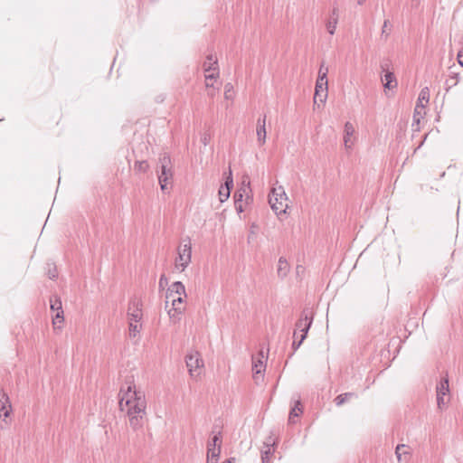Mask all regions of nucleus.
<instances>
[{
	"label": "nucleus",
	"mask_w": 463,
	"mask_h": 463,
	"mask_svg": "<svg viewBox=\"0 0 463 463\" xmlns=\"http://www.w3.org/2000/svg\"><path fill=\"white\" fill-rule=\"evenodd\" d=\"M327 68H325V73L318 75L314 95V102L324 104L327 98Z\"/></svg>",
	"instance_id": "423d86ee"
},
{
	"label": "nucleus",
	"mask_w": 463,
	"mask_h": 463,
	"mask_svg": "<svg viewBox=\"0 0 463 463\" xmlns=\"http://www.w3.org/2000/svg\"><path fill=\"white\" fill-rule=\"evenodd\" d=\"M345 135H344V145L346 149L351 148L353 142L351 141V137L354 133V128L352 123L346 122L345 124V129H344Z\"/></svg>",
	"instance_id": "a211bd4d"
},
{
	"label": "nucleus",
	"mask_w": 463,
	"mask_h": 463,
	"mask_svg": "<svg viewBox=\"0 0 463 463\" xmlns=\"http://www.w3.org/2000/svg\"><path fill=\"white\" fill-rule=\"evenodd\" d=\"M222 432L221 431H218L217 433H215L213 435V437L212 438V439L209 441L212 443V448H217V447H221L222 446Z\"/></svg>",
	"instance_id": "72a5a7b5"
},
{
	"label": "nucleus",
	"mask_w": 463,
	"mask_h": 463,
	"mask_svg": "<svg viewBox=\"0 0 463 463\" xmlns=\"http://www.w3.org/2000/svg\"><path fill=\"white\" fill-rule=\"evenodd\" d=\"M142 302L137 298L130 299L128 304V317L129 321L138 323L142 319Z\"/></svg>",
	"instance_id": "6e6552de"
},
{
	"label": "nucleus",
	"mask_w": 463,
	"mask_h": 463,
	"mask_svg": "<svg viewBox=\"0 0 463 463\" xmlns=\"http://www.w3.org/2000/svg\"><path fill=\"white\" fill-rule=\"evenodd\" d=\"M243 184H245V181H243ZM247 191H250V181H248L247 184L243 187L235 191L233 199H234V206L235 210L238 213H241L244 211V196Z\"/></svg>",
	"instance_id": "1a4fd4ad"
},
{
	"label": "nucleus",
	"mask_w": 463,
	"mask_h": 463,
	"mask_svg": "<svg viewBox=\"0 0 463 463\" xmlns=\"http://www.w3.org/2000/svg\"><path fill=\"white\" fill-rule=\"evenodd\" d=\"M127 386H122L119 391L118 405L122 411H125V406L131 405L139 395H145L141 391L136 390V385L133 381L126 382Z\"/></svg>",
	"instance_id": "20e7f679"
},
{
	"label": "nucleus",
	"mask_w": 463,
	"mask_h": 463,
	"mask_svg": "<svg viewBox=\"0 0 463 463\" xmlns=\"http://www.w3.org/2000/svg\"><path fill=\"white\" fill-rule=\"evenodd\" d=\"M388 66H389V62L388 61L381 63L382 70L383 71H386L384 75L382 77V80L384 81V83H383L384 89L393 90V89L397 88L398 82H397V80L395 78L394 73L392 72V71H387Z\"/></svg>",
	"instance_id": "9d476101"
},
{
	"label": "nucleus",
	"mask_w": 463,
	"mask_h": 463,
	"mask_svg": "<svg viewBox=\"0 0 463 463\" xmlns=\"http://www.w3.org/2000/svg\"><path fill=\"white\" fill-rule=\"evenodd\" d=\"M177 257L175 259V267L177 269L181 268V271H184L192 259V246L190 238L184 240L183 242L177 249Z\"/></svg>",
	"instance_id": "39448f33"
},
{
	"label": "nucleus",
	"mask_w": 463,
	"mask_h": 463,
	"mask_svg": "<svg viewBox=\"0 0 463 463\" xmlns=\"http://www.w3.org/2000/svg\"><path fill=\"white\" fill-rule=\"evenodd\" d=\"M421 0H411V6L412 9H417L420 5Z\"/></svg>",
	"instance_id": "de8ad7c7"
},
{
	"label": "nucleus",
	"mask_w": 463,
	"mask_h": 463,
	"mask_svg": "<svg viewBox=\"0 0 463 463\" xmlns=\"http://www.w3.org/2000/svg\"><path fill=\"white\" fill-rule=\"evenodd\" d=\"M185 364L191 376L200 374V369L203 366L201 354L195 350H192L186 354Z\"/></svg>",
	"instance_id": "0eeeda50"
},
{
	"label": "nucleus",
	"mask_w": 463,
	"mask_h": 463,
	"mask_svg": "<svg viewBox=\"0 0 463 463\" xmlns=\"http://www.w3.org/2000/svg\"><path fill=\"white\" fill-rule=\"evenodd\" d=\"M364 2H365V0H357V4L359 5H362Z\"/></svg>",
	"instance_id": "864d4df0"
},
{
	"label": "nucleus",
	"mask_w": 463,
	"mask_h": 463,
	"mask_svg": "<svg viewBox=\"0 0 463 463\" xmlns=\"http://www.w3.org/2000/svg\"><path fill=\"white\" fill-rule=\"evenodd\" d=\"M129 336L130 337H136V335L139 333L142 326L141 324L135 323L132 321H129Z\"/></svg>",
	"instance_id": "c756f323"
},
{
	"label": "nucleus",
	"mask_w": 463,
	"mask_h": 463,
	"mask_svg": "<svg viewBox=\"0 0 463 463\" xmlns=\"http://www.w3.org/2000/svg\"><path fill=\"white\" fill-rule=\"evenodd\" d=\"M166 294L170 296H184V298H186L185 287L181 281H175L167 288Z\"/></svg>",
	"instance_id": "f3484780"
},
{
	"label": "nucleus",
	"mask_w": 463,
	"mask_h": 463,
	"mask_svg": "<svg viewBox=\"0 0 463 463\" xmlns=\"http://www.w3.org/2000/svg\"><path fill=\"white\" fill-rule=\"evenodd\" d=\"M288 196L282 186L273 187L269 194V203L276 214L286 213Z\"/></svg>",
	"instance_id": "7ed1b4c3"
},
{
	"label": "nucleus",
	"mask_w": 463,
	"mask_h": 463,
	"mask_svg": "<svg viewBox=\"0 0 463 463\" xmlns=\"http://www.w3.org/2000/svg\"><path fill=\"white\" fill-rule=\"evenodd\" d=\"M294 341L292 343V348H293V351L295 352L297 349L299 348V346L302 345L303 341L304 340H301V337L299 336V339H298V335H297V332L295 331L294 332Z\"/></svg>",
	"instance_id": "4c0bfd02"
},
{
	"label": "nucleus",
	"mask_w": 463,
	"mask_h": 463,
	"mask_svg": "<svg viewBox=\"0 0 463 463\" xmlns=\"http://www.w3.org/2000/svg\"><path fill=\"white\" fill-rule=\"evenodd\" d=\"M213 71V73L205 75L206 80H215V79H217L219 77V70Z\"/></svg>",
	"instance_id": "79ce46f5"
},
{
	"label": "nucleus",
	"mask_w": 463,
	"mask_h": 463,
	"mask_svg": "<svg viewBox=\"0 0 463 463\" xmlns=\"http://www.w3.org/2000/svg\"><path fill=\"white\" fill-rule=\"evenodd\" d=\"M323 73H325V70H324L323 65H321V67H320V69H319L318 75L323 74Z\"/></svg>",
	"instance_id": "603ef678"
},
{
	"label": "nucleus",
	"mask_w": 463,
	"mask_h": 463,
	"mask_svg": "<svg viewBox=\"0 0 463 463\" xmlns=\"http://www.w3.org/2000/svg\"><path fill=\"white\" fill-rule=\"evenodd\" d=\"M300 268H302V267H301V266H299V265H298V266H297V269H298V271H300Z\"/></svg>",
	"instance_id": "13d9d810"
},
{
	"label": "nucleus",
	"mask_w": 463,
	"mask_h": 463,
	"mask_svg": "<svg viewBox=\"0 0 463 463\" xmlns=\"http://www.w3.org/2000/svg\"><path fill=\"white\" fill-rule=\"evenodd\" d=\"M429 99H430V90H429L428 87H425L420 90V92L419 94L417 106H419L420 104L421 107H424L423 101L425 103H428Z\"/></svg>",
	"instance_id": "a878e982"
},
{
	"label": "nucleus",
	"mask_w": 463,
	"mask_h": 463,
	"mask_svg": "<svg viewBox=\"0 0 463 463\" xmlns=\"http://www.w3.org/2000/svg\"><path fill=\"white\" fill-rule=\"evenodd\" d=\"M50 302H51V309L52 311L56 312L58 310H62L61 300L60 298L55 296L50 299Z\"/></svg>",
	"instance_id": "7c9ffc66"
},
{
	"label": "nucleus",
	"mask_w": 463,
	"mask_h": 463,
	"mask_svg": "<svg viewBox=\"0 0 463 463\" xmlns=\"http://www.w3.org/2000/svg\"><path fill=\"white\" fill-rule=\"evenodd\" d=\"M146 401L145 395H139L131 405L125 406L129 425L134 430L141 429L146 415Z\"/></svg>",
	"instance_id": "f257e3e1"
},
{
	"label": "nucleus",
	"mask_w": 463,
	"mask_h": 463,
	"mask_svg": "<svg viewBox=\"0 0 463 463\" xmlns=\"http://www.w3.org/2000/svg\"><path fill=\"white\" fill-rule=\"evenodd\" d=\"M11 402L7 394L3 393L0 399V419L3 418L5 420L10 415Z\"/></svg>",
	"instance_id": "dca6fc26"
},
{
	"label": "nucleus",
	"mask_w": 463,
	"mask_h": 463,
	"mask_svg": "<svg viewBox=\"0 0 463 463\" xmlns=\"http://www.w3.org/2000/svg\"><path fill=\"white\" fill-rule=\"evenodd\" d=\"M290 266L285 257H280L278 260L277 275L280 279H284L289 273Z\"/></svg>",
	"instance_id": "2eb2a0df"
},
{
	"label": "nucleus",
	"mask_w": 463,
	"mask_h": 463,
	"mask_svg": "<svg viewBox=\"0 0 463 463\" xmlns=\"http://www.w3.org/2000/svg\"><path fill=\"white\" fill-rule=\"evenodd\" d=\"M311 326L305 325V327L302 328V330H299L301 332L300 337L301 340H305L307 335V332L309 330Z\"/></svg>",
	"instance_id": "a19ab883"
},
{
	"label": "nucleus",
	"mask_w": 463,
	"mask_h": 463,
	"mask_svg": "<svg viewBox=\"0 0 463 463\" xmlns=\"http://www.w3.org/2000/svg\"><path fill=\"white\" fill-rule=\"evenodd\" d=\"M157 175L160 188L165 192L167 189V184L172 183L174 175L171 157L166 153L162 154L159 157Z\"/></svg>",
	"instance_id": "f03ea898"
},
{
	"label": "nucleus",
	"mask_w": 463,
	"mask_h": 463,
	"mask_svg": "<svg viewBox=\"0 0 463 463\" xmlns=\"http://www.w3.org/2000/svg\"><path fill=\"white\" fill-rule=\"evenodd\" d=\"M168 280L165 274L161 275L159 279V288H164L165 285H167Z\"/></svg>",
	"instance_id": "c03bdc74"
},
{
	"label": "nucleus",
	"mask_w": 463,
	"mask_h": 463,
	"mask_svg": "<svg viewBox=\"0 0 463 463\" xmlns=\"http://www.w3.org/2000/svg\"><path fill=\"white\" fill-rule=\"evenodd\" d=\"M206 60L207 61L203 63V70L205 72L219 70L216 57H214L213 54H209L207 55Z\"/></svg>",
	"instance_id": "6ab92c4d"
},
{
	"label": "nucleus",
	"mask_w": 463,
	"mask_h": 463,
	"mask_svg": "<svg viewBox=\"0 0 463 463\" xmlns=\"http://www.w3.org/2000/svg\"><path fill=\"white\" fill-rule=\"evenodd\" d=\"M222 187L226 190L227 195L231 194V190L233 187V178H232V172L231 167L229 168V173L225 179L224 184L222 185Z\"/></svg>",
	"instance_id": "bb28decb"
},
{
	"label": "nucleus",
	"mask_w": 463,
	"mask_h": 463,
	"mask_svg": "<svg viewBox=\"0 0 463 463\" xmlns=\"http://www.w3.org/2000/svg\"><path fill=\"white\" fill-rule=\"evenodd\" d=\"M314 318V313L312 308L310 307H304L299 319L296 323V330H302L303 327H305V325L311 326L313 323Z\"/></svg>",
	"instance_id": "f8f14e48"
},
{
	"label": "nucleus",
	"mask_w": 463,
	"mask_h": 463,
	"mask_svg": "<svg viewBox=\"0 0 463 463\" xmlns=\"http://www.w3.org/2000/svg\"><path fill=\"white\" fill-rule=\"evenodd\" d=\"M224 97L226 99L233 98V86L232 83H226L224 86Z\"/></svg>",
	"instance_id": "c9c22d12"
},
{
	"label": "nucleus",
	"mask_w": 463,
	"mask_h": 463,
	"mask_svg": "<svg viewBox=\"0 0 463 463\" xmlns=\"http://www.w3.org/2000/svg\"><path fill=\"white\" fill-rule=\"evenodd\" d=\"M234 460H235L234 458H231L229 459L224 460L222 463H233Z\"/></svg>",
	"instance_id": "8fccbe9b"
},
{
	"label": "nucleus",
	"mask_w": 463,
	"mask_h": 463,
	"mask_svg": "<svg viewBox=\"0 0 463 463\" xmlns=\"http://www.w3.org/2000/svg\"><path fill=\"white\" fill-rule=\"evenodd\" d=\"M406 449H407V446L404 444H400L396 447L395 454H396L397 459L400 463H406V461H407L406 457L404 458H402L403 455L405 456V455L409 454V451Z\"/></svg>",
	"instance_id": "5701e85b"
},
{
	"label": "nucleus",
	"mask_w": 463,
	"mask_h": 463,
	"mask_svg": "<svg viewBox=\"0 0 463 463\" xmlns=\"http://www.w3.org/2000/svg\"><path fill=\"white\" fill-rule=\"evenodd\" d=\"M184 302V296H177L173 298V307H180V305Z\"/></svg>",
	"instance_id": "ea45409f"
},
{
	"label": "nucleus",
	"mask_w": 463,
	"mask_h": 463,
	"mask_svg": "<svg viewBox=\"0 0 463 463\" xmlns=\"http://www.w3.org/2000/svg\"><path fill=\"white\" fill-rule=\"evenodd\" d=\"M276 442L272 435L266 439L261 449V462L270 463V456L275 452Z\"/></svg>",
	"instance_id": "9b49d317"
},
{
	"label": "nucleus",
	"mask_w": 463,
	"mask_h": 463,
	"mask_svg": "<svg viewBox=\"0 0 463 463\" xmlns=\"http://www.w3.org/2000/svg\"><path fill=\"white\" fill-rule=\"evenodd\" d=\"M337 23L335 17H330L326 23V30L331 35L335 33Z\"/></svg>",
	"instance_id": "2f4dec72"
},
{
	"label": "nucleus",
	"mask_w": 463,
	"mask_h": 463,
	"mask_svg": "<svg viewBox=\"0 0 463 463\" xmlns=\"http://www.w3.org/2000/svg\"><path fill=\"white\" fill-rule=\"evenodd\" d=\"M458 63L460 64V66L463 67V53H462V52H459L458 53Z\"/></svg>",
	"instance_id": "09e8293b"
},
{
	"label": "nucleus",
	"mask_w": 463,
	"mask_h": 463,
	"mask_svg": "<svg viewBox=\"0 0 463 463\" xmlns=\"http://www.w3.org/2000/svg\"><path fill=\"white\" fill-rule=\"evenodd\" d=\"M221 453L220 446L217 448H212V443L208 442L207 445V461L208 463L217 461Z\"/></svg>",
	"instance_id": "412c9836"
},
{
	"label": "nucleus",
	"mask_w": 463,
	"mask_h": 463,
	"mask_svg": "<svg viewBox=\"0 0 463 463\" xmlns=\"http://www.w3.org/2000/svg\"><path fill=\"white\" fill-rule=\"evenodd\" d=\"M389 26H391L390 21L389 20H384L383 27H382L381 36L384 37L385 39H387V37L390 34V32L387 31Z\"/></svg>",
	"instance_id": "e433bc0d"
},
{
	"label": "nucleus",
	"mask_w": 463,
	"mask_h": 463,
	"mask_svg": "<svg viewBox=\"0 0 463 463\" xmlns=\"http://www.w3.org/2000/svg\"><path fill=\"white\" fill-rule=\"evenodd\" d=\"M57 276H58V273H57L55 267L52 269H49V271H48L49 279H55L57 278Z\"/></svg>",
	"instance_id": "a18cd8bd"
},
{
	"label": "nucleus",
	"mask_w": 463,
	"mask_h": 463,
	"mask_svg": "<svg viewBox=\"0 0 463 463\" xmlns=\"http://www.w3.org/2000/svg\"><path fill=\"white\" fill-rule=\"evenodd\" d=\"M64 317H63V309L58 310L55 312V315L52 317V325L53 328H61L60 324L63 323Z\"/></svg>",
	"instance_id": "cd10ccee"
},
{
	"label": "nucleus",
	"mask_w": 463,
	"mask_h": 463,
	"mask_svg": "<svg viewBox=\"0 0 463 463\" xmlns=\"http://www.w3.org/2000/svg\"><path fill=\"white\" fill-rule=\"evenodd\" d=\"M218 194H219V199H220L221 203L227 201L230 197V195H227L226 190L224 188H222V186L220 187Z\"/></svg>",
	"instance_id": "58836bf2"
},
{
	"label": "nucleus",
	"mask_w": 463,
	"mask_h": 463,
	"mask_svg": "<svg viewBox=\"0 0 463 463\" xmlns=\"http://www.w3.org/2000/svg\"><path fill=\"white\" fill-rule=\"evenodd\" d=\"M165 297H166V298H167V299H171V301L173 302V298H176V297H177V295H172V296H170V295H167V294H166V296H165Z\"/></svg>",
	"instance_id": "3c124183"
},
{
	"label": "nucleus",
	"mask_w": 463,
	"mask_h": 463,
	"mask_svg": "<svg viewBox=\"0 0 463 463\" xmlns=\"http://www.w3.org/2000/svg\"><path fill=\"white\" fill-rule=\"evenodd\" d=\"M149 169V165L146 160H137L134 164L136 173H146Z\"/></svg>",
	"instance_id": "393cba45"
},
{
	"label": "nucleus",
	"mask_w": 463,
	"mask_h": 463,
	"mask_svg": "<svg viewBox=\"0 0 463 463\" xmlns=\"http://www.w3.org/2000/svg\"><path fill=\"white\" fill-rule=\"evenodd\" d=\"M437 394V405L439 410H443L445 406L448 404L449 399L448 398L445 400L446 395L441 393H436Z\"/></svg>",
	"instance_id": "473e14b6"
},
{
	"label": "nucleus",
	"mask_w": 463,
	"mask_h": 463,
	"mask_svg": "<svg viewBox=\"0 0 463 463\" xmlns=\"http://www.w3.org/2000/svg\"><path fill=\"white\" fill-rule=\"evenodd\" d=\"M338 15H339V10L337 6H334L331 12L330 17H335V20L338 22Z\"/></svg>",
	"instance_id": "49530a36"
},
{
	"label": "nucleus",
	"mask_w": 463,
	"mask_h": 463,
	"mask_svg": "<svg viewBox=\"0 0 463 463\" xmlns=\"http://www.w3.org/2000/svg\"><path fill=\"white\" fill-rule=\"evenodd\" d=\"M300 268H302V267H301V266H299V265H298V266H297V269H298V271H300Z\"/></svg>",
	"instance_id": "4d7b16f0"
},
{
	"label": "nucleus",
	"mask_w": 463,
	"mask_h": 463,
	"mask_svg": "<svg viewBox=\"0 0 463 463\" xmlns=\"http://www.w3.org/2000/svg\"><path fill=\"white\" fill-rule=\"evenodd\" d=\"M357 394L355 392H345L342 394L337 395L334 402L336 406H342L345 402H346L351 398H356Z\"/></svg>",
	"instance_id": "4be33fe9"
},
{
	"label": "nucleus",
	"mask_w": 463,
	"mask_h": 463,
	"mask_svg": "<svg viewBox=\"0 0 463 463\" xmlns=\"http://www.w3.org/2000/svg\"><path fill=\"white\" fill-rule=\"evenodd\" d=\"M250 192H251V190L246 192L245 198H244V203H243L244 206L249 204V203H250L252 202V200H253L252 196L250 194Z\"/></svg>",
	"instance_id": "37998d69"
},
{
	"label": "nucleus",
	"mask_w": 463,
	"mask_h": 463,
	"mask_svg": "<svg viewBox=\"0 0 463 463\" xmlns=\"http://www.w3.org/2000/svg\"><path fill=\"white\" fill-rule=\"evenodd\" d=\"M203 144L206 145L207 144V138L204 137L203 140Z\"/></svg>",
	"instance_id": "6e6d98bb"
},
{
	"label": "nucleus",
	"mask_w": 463,
	"mask_h": 463,
	"mask_svg": "<svg viewBox=\"0 0 463 463\" xmlns=\"http://www.w3.org/2000/svg\"><path fill=\"white\" fill-rule=\"evenodd\" d=\"M183 312V307H173L168 310V315L171 319L179 320V316Z\"/></svg>",
	"instance_id": "c85d7f7f"
},
{
	"label": "nucleus",
	"mask_w": 463,
	"mask_h": 463,
	"mask_svg": "<svg viewBox=\"0 0 463 463\" xmlns=\"http://www.w3.org/2000/svg\"><path fill=\"white\" fill-rule=\"evenodd\" d=\"M260 358H253L252 362V372H253V378L258 381L259 378L262 377V373L265 371L266 365L264 364L263 358H264V352L263 350H260L259 353Z\"/></svg>",
	"instance_id": "ddd939ff"
},
{
	"label": "nucleus",
	"mask_w": 463,
	"mask_h": 463,
	"mask_svg": "<svg viewBox=\"0 0 463 463\" xmlns=\"http://www.w3.org/2000/svg\"><path fill=\"white\" fill-rule=\"evenodd\" d=\"M300 413H302L301 403L299 401H297L295 406L290 410L288 421L294 423V417H298Z\"/></svg>",
	"instance_id": "b1692460"
},
{
	"label": "nucleus",
	"mask_w": 463,
	"mask_h": 463,
	"mask_svg": "<svg viewBox=\"0 0 463 463\" xmlns=\"http://www.w3.org/2000/svg\"><path fill=\"white\" fill-rule=\"evenodd\" d=\"M445 394L446 396L449 394V377L446 375L442 377L439 383L436 386V393Z\"/></svg>",
	"instance_id": "aec40b11"
},
{
	"label": "nucleus",
	"mask_w": 463,
	"mask_h": 463,
	"mask_svg": "<svg viewBox=\"0 0 463 463\" xmlns=\"http://www.w3.org/2000/svg\"><path fill=\"white\" fill-rule=\"evenodd\" d=\"M205 86H206L207 88H210V87H213V85L206 81Z\"/></svg>",
	"instance_id": "5fc2aeb1"
},
{
	"label": "nucleus",
	"mask_w": 463,
	"mask_h": 463,
	"mask_svg": "<svg viewBox=\"0 0 463 463\" xmlns=\"http://www.w3.org/2000/svg\"><path fill=\"white\" fill-rule=\"evenodd\" d=\"M458 74L452 72V75L445 82L448 89L452 88L453 86L457 85L458 82Z\"/></svg>",
	"instance_id": "f704fd0d"
},
{
	"label": "nucleus",
	"mask_w": 463,
	"mask_h": 463,
	"mask_svg": "<svg viewBox=\"0 0 463 463\" xmlns=\"http://www.w3.org/2000/svg\"><path fill=\"white\" fill-rule=\"evenodd\" d=\"M256 134H257V141L260 146H262L266 143V137H267V131H266V115H264L262 118H259L257 120V127H256Z\"/></svg>",
	"instance_id": "4468645a"
}]
</instances>
